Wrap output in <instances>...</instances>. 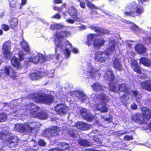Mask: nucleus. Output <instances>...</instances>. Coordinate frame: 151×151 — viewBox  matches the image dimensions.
I'll return each mask as SVG.
<instances>
[{"mask_svg":"<svg viewBox=\"0 0 151 151\" xmlns=\"http://www.w3.org/2000/svg\"><path fill=\"white\" fill-rule=\"evenodd\" d=\"M32 99L36 102L50 105L53 102L54 97L51 94L39 92L35 93L32 97Z\"/></svg>","mask_w":151,"mask_h":151,"instance_id":"nucleus-1","label":"nucleus"},{"mask_svg":"<svg viewBox=\"0 0 151 151\" xmlns=\"http://www.w3.org/2000/svg\"><path fill=\"white\" fill-rule=\"evenodd\" d=\"M96 35V34L93 33L88 35L85 43L89 46L93 45L94 48L99 49L104 45L106 40L101 38L95 39Z\"/></svg>","mask_w":151,"mask_h":151,"instance_id":"nucleus-2","label":"nucleus"},{"mask_svg":"<svg viewBox=\"0 0 151 151\" xmlns=\"http://www.w3.org/2000/svg\"><path fill=\"white\" fill-rule=\"evenodd\" d=\"M37 128V123L32 122L29 124L27 122L17 124L16 125V129L19 132L24 133H29Z\"/></svg>","mask_w":151,"mask_h":151,"instance_id":"nucleus-3","label":"nucleus"},{"mask_svg":"<svg viewBox=\"0 0 151 151\" xmlns=\"http://www.w3.org/2000/svg\"><path fill=\"white\" fill-rule=\"evenodd\" d=\"M143 116L142 117L136 115L133 118L134 120L139 124H144L147 123L151 117V111L146 107H143L141 109Z\"/></svg>","mask_w":151,"mask_h":151,"instance_id":"nucleus-4","label":"nucleus"},{"mask_svg":"<svg viewBox=\"0 0 151 151\" xmlns=\"http://www.w3.org/2000/svg\"><path fill=\"white\" fill-rule=\"evenodd\" d=\"M60 129L58 126H51L46 128L42 133L43 136L50 139L52 137L58 136Z\"/></svg>","mask_w":151,"mask_h":151,"instance_id":"nucleus-5","label":"nucleus"},{"mask_svg":"<svg viewBox=\"0 0 151 151\" xmlns=\"http://www.w3.org/2000/svg\"><path fill=\"white\" fill-rule=\"evenodd\" d=\"M105 78L109 81V88L111 91L114 92L117 91L116 87L114 85V81L115 76L111 69H108L106 73Z\"/></svg>","mask_w":151,"mask_h":151,"instance_id":"nucleus-6","label":"nucleus"},{"mask_svg":"<svg viewBox=\"0 0 151 151\" xmlns=\"http://www.w3.org/2000/svg\"><path fill=\"white\" fill-rule=\"evenodd\" d=\"M9 76L13 79H16V72L11 66L6 67L4 70H0V77L4 78Z\"/></svg>","mask_w":151,"mask_h":151,"instance_id":"nucleus-7","label":"nucleus"},{"mask_svg":"<svg viewBox=\"0 0 151 151\" xmlns=\"http://www.w3.org/2000/svg\"><path fill=\"white\" fill-rule=\"evenodd\" d=\"M18 140L19 139L17 137L14 135L10 136L2 141L3 146L13 147L17 144Z\"/></svg>","mask_w":151,"mask_h":151,"instance_id":"nucleus-8","label":"nucleus"},{"mask_svg":"<svg viewBox=\"0 0 151 151\" xmlns=\"http://www.w3.org/2000/svg\"><path fill=\"white\" fill-rule=\"evenodd\" d=\"M109 54L105 51H99L95 54L94 58L99 62H105L109 58Z\"/></svg>","mask_w":151,"mask_h":151,"instance_id":"nucleus-9","label":"nucleus"},{"mask_svg":"<svg viewBox=\"0 0 151 151\" xmlns=\"http://www.w3.org/2000/svg\"><path fill=\"white\" fill-rule=\"evenodd\" d=\"M56 113L59 115H62L67 114L68 107L62 104H58L54 108Z\"/></svg>","mask_w":151,"mask_h":151,"instance_id":"nucleus-10","label":"nucleus"},{"mask_svg":"<svg viewBox=\"0 0 151 151\" xmlns=\"http://www.w3.org/2000/svg\"><path fill=\"white\" fill-rule=\"evenodd\" d=\"M73 126L77 129L82 130H87L90 129L91 126L89 124L82 121H78L75 123Z\"/></svg>","mask_w":151,"mask_h":151,"instance_id":"nucleus-11","label":"nucleus"},{"mask_svg":"<svg viewBox=\"0 0 151 151\" xmlns=\"http://www.w3.org/2000/svg\"><path fill=\"white\" fill-rule=\"evenodd\" d=\"M59 148H52L48 151H69L70 147L68 144L65 142H60L58 144Z\"/></svg>","mask_w":151,"mask_h":151,"instance_id":"nucleus-12","label":"nucleus"},{"mask_svg":"<svg viewBox=\"0 0 151 151\" xmlns=\"http://www.w3.org/2000/svg\"><path fill=\"white\" fill-rule=\"evenodd\" d=\"M55 36L56 37L54 40V43L56 47L62 48L63 47L62 44V40L59 39L60 38H63L62 32L57 31L55 33Z\"/></svg>","mask_w":151,"mask_h":151,"instance_id":"nucleus-13","label":"nucleus"},{"mask_svg":"<svg viewBox=\"0 0 151 151\" xmlns=\"http://www.w3.org/2000/svg\"><path fill=\"white\" fill-rule=\"evenodd\" d=\"M45 57L43 55L40 56L39 55L32 56L29 58L28 62L32 63H37L39 61L43 62L45 61Z\"/></svg>","mask_w":151,"mask_h":151,"instance_id":"nucleus-14","label":"nucleus"},{"mask_svg":"<svg viewBox=\"0 0 151 151\" xmlns=\"http://www.w3.org/2000/svg\"><path fill=\"white\" fill-rule=\"evenodd\" d=\"M74 93L76 97L80 100L82 102H84L88 98L85 93L81 91H75Z\"/></svg>","mask_w":151,"mask_h":151,"instance_id":"nucleus-15","label":"nucleus"},{"mask_svg":"<svg viewBox=\"0 0 151 151\" xmlns=\"http://www.w3.org/2000/svg\"><path fill=\"white\" fill-rule=\"evenodd\" d=\"M96 110L102 113H106L108 111V108L106 107V104L102 101L95 105Z\"/></svg>","mask_w":151,"mask_h":151,"instance_id":"nucleus-16","label":"nucleus"},{"mask_svg":"<svg viewBox=\"0 0 151 151\" xmlns=\"http://www.w3.org/2000/svg\"><path fill=\"white\" fill-rule=\"evenodd\" d=\"M89 27L91 29L94 30L99 36L104 35L108 32L107 30L101 27L93 26H91Z\"/></svg>","mask_w":151,"mask_h":151,"instance_id":"nucleus-17","label":"nucleus"},{"mask_svg":"<svg viewBox=\"0 0 151 151\" xmlns=\"http://www.w3.org/2000/svg\"><path fill=\"white\" fill-rule=\"evenodd\" d=\"M43 72L41 71H37L35 72L31 73L29 75L30 78L32 80H36L40 78L43 76Z\"/></svg>","mask_w":151,"mask_h":151,"instance_id":"nucleus-18","label":"nucleus"},{"mask_svg":"<svg viewBox=\"0 0 151 151\" xmlns=\"http://www.w3.org/2000/svg\"><path fill=\"white\" fill-rule=\"evenodd\" d=\"M121 61L118 58H115L113 60V67L119 71H121L122 69V66L121 63Z\"/></svg>","mask_w":151,"mask_h":151,"instance_id":"nucleus-19","label":"nucleus"},{"mask_svg":"<svg viewBox=\"0 0 151 151\" xmlns=\"http://www.w3.org/2000/svg\"><path fill=\"white\" fill-rule=\"evenodd\" d=\"M118 90L127 93L128 95L130 93L129 89L126 85L125 83H121L118 85Z\"/></svg>","mask_w":151,"mask_h":151,"instance_id":"nucleus-20","label":"nucleus"},{"mask_svg":"<svg viewBox=\"0 0 151 151\" xmlns=\"http://www.w3.org/2000/svg\"><path fill=\"white\" fill-rule=\"evenodd\" d=\"M68 14L73 19L81 20L80 18L78 17L76 10L74 8H71L68 11Z\"/></svg>","mask_w":151,"mask_h":151,"instance_id":"nucleus-21","label":"nucleus"},{"mask_svg":"<svg viewBox=\"0 0 151 151\" xmlns=\"http://www.w3.org/2000/svg\"><path fill=\"white\" fill-rule=\"evenodd\" d=\"M39 109V107L36 106L33 103H31L29 108V110L30 111V115L31 116L33 117V116L36 114Z\"/></svg>","mask_w":151,"mask_h":151,"instance_id":"nucleus-22","label":"nucleus"},{"mask_svg":"<svg viewBox=\"0 0 151 151\" xmlns=\"http://www.w3.org/2000/svg\"><path fill=\"white\" fill-rule=\"evenodd\" d=\"M86 75L89 77L94 78L97 75H99V71L93 68H91L90 70L87 71Z\"/></svg>","mask_w":151,"mask_h":151,"instance_id":"nucleus-23","label":"nucleus"},{"mask_svg":"<svg viewBox=\"0 0 151 151\" xmlns=\"http://www.w3.org/2000/svg\"><path fill=\"white\" fill-rule=\"evenodd\" d=\"M48 116L47 114L44 111L37 113L36 114L33 116V117L41 119H46Z\"/></svg>","mask_w":151,"mask_h":151,"instance_id":"nucleus-24","label":"nucleus"},{"mask_svg":"<svg viewBox=\"0 0 151 151\" xmlns=\"http://www.w3.org/2000/svg\"><path fill=\"white\" fill-rule=\"evenodd\" d=\"M133 10V15L134 16H137L140 15L143 12V9L142 7L138 6L135 7L134 6Z\"/></svg>","mask_w":151,"mask_h":151,"instance_id":"nucleus-25","label":"nucleus"},{"mask_svg":"<svg viewBox=\"0 0 151 151\" xmlns=\"http://www.w3.org/2000/svg\"><path fill=\"white\" fill-rule=\"evenodd\" d=\"M141 86L143 89L151 91V83L149 82H143L141 83Z\"/></svg>","mask_w":151,"mask_h":151,"instance_id":"nucleus-26","label":"nucleus"},{"mask_svg":"<svg viewBox=\"0 0 151 151\" xmlns=\"http://www.w3.org/2000/svg\"><path fill=\"white\" fill-rule=\"evenodd\" d=\"M18 59L15 56H13L11 59L12 65L15 67L18 68L20 65V63L18 61Z\"/></svg>","mask_w":151,"mask_h":151,"instance_id":"nucleus-27","label":"nucleus"},{"mask_svg":"<svg viewBox=\"0 0 151 151\" xmlns=\"http://www.w3.org/2000/svg\"><path fill=\"white\" fill-rule=\"evenodd\" d=\"M78 144L81 146L84 147L90 146L91 144L90 142L87 140L80 139L78 142Z\"/></svg>","mask_w":151,"mask_h":151,"instance_id":"nucleus-28","label":"nucleus"},{"mask_svg":"<svg viewBox=\"0 0 151 151\" xmlns=\"http://www.w3.org/2000/svg\"><path fill=\"white\" fill-rule=\"evenodd\" d=\"M135 50L139 54L145 52L146 50L144 46L141 44L136 45L135 47Z\"/></svg>","mask_w":151,"mask_h":151,"instance_id":"nucleus-29","label":"nucleus"},{"mask_svg":"<svg viewBox=\"0 0 151 151\" xmlns=\"http://www.w3.org/2000/svg\"><path fill=\"white\" fill-rule=\"evenodd\" d=\"M93 90L97 92L101 91L103 90L102 86H101L97 83H94L91 86Z\"/></svg>","mask_w":151,"mask_h":151,"instance_id":"nucleus-30","label":"nucleus"},{"mask_svg":"<svg viewBox=\"0 0 151 151\" xmlns=\"http://www.w3.org/2000/svg\"><path fill=\"white\" fill-rule=\"evenodd\" d=\"M67 133L71 137H76L77 136V131L75 129L70 128L68 129L67 131Z\"/></svg>","mask_w":151,"mask_h":151,"instance_id":"nucleus-31","label":"nucleus"},{"mask_svg":"<svg viewBox=\"0 0 151 151\" xmlns=\"http://www.w3.org/2000/svg\"><path fill=\"white\" fill-rule=\"evenodd\" d=\"M11 47L10 42L9 41H6L3 44L2 46V50H10Z\"/></svg>","mask_w":151,"mask_h":151,"instance_id":"nucleus-32","label":"nucleus"},{"mask_svg":"<svg viewBox=\"0 0 151 151\" xmlns=\"http://www.w3.org/2000/svg\"><path fill=\"white\" fill-rule=\"evenodd\" d=\"M112 116L110 114H104L101 116V118L104 119V121H107L108 123L112 122Z\"/></svg>","mask_w":151,"mask_h":151,"instance_id":"nucleus-33","label":"nucleus"},{"mask_svg":"<svg viewBox=\"0 0 151 151\" xmlns=\"http://www.w3.org/2000/svg\"><path fill=\"white\" fill-rule=\"evenodd\" d=\"M140 62L144 65L149 66L151 64V62L149 59L145 58H142L140 60Z\"/></svg>","mask_w":151,"mask_h":151,"instance_id":"nucleus-34","label":"nucleus"},{"mask_svg":"<svg viewBox=\"0 0 151 151\" xmlns=\"http://www.w3.org/2000/svg\"><path fill=\"white\" fill-rule=\"evenodd\" d=\"M134 70L137 73H141L142 71L140 68L138 66L137 61L135 60H133V69L134 68Z\"/></svg>","mask_w":151,"mask_h":151,"instance_id":"nucleus-35","label":"nucleus"},{"mask_svg":"<svg viewBox=\"0 0 151 151\" xmlns=\"http://www.w3.org/2000/svg\"><path fill=\"white\" fill-rule=\"evenodd\" d=\"M21 45L22 46L24 51L27 53L30 52V49L27 43L25 41H23L20 43Z\"/></svg>","mask_w":151,"mask_h":151,"instance_id":"nucleus-36","label":"nucleus"},{"mask_svg":"<svg viewBox=\"0 0 151 151\" xmlns=\"http://www.w3.org/2000/svg\"><path fill=\"white\" fill-rule=\"evenodd\" d=\"M63 27L62 25H60L58 24H51L50 27V29L51 30H55L60 29Z\"/></svg>","mask_w":151,"mask_h":151,"instance_id":"nucleus-37","label":"nucleus"},{"mask_svg":"<svg viewBox=\"0 0 151 151\" xmlns=\"http://www.w3.org/2000/svg\"><path fill=\"white\" fill-rule=\"evenodd\" d=\"M85 119L89 122H92L93 120L94 117L88 113L83 117Z\"/></svg>","mask_w":151,"mask_h":151,"instance_id":"nucleus-38","label":"nucleus"},{"mask_svg":"<svg viewBox=\"0 0 151 151\" xmlns=\"http://www.w3.org/2000/svg\"><path fill=\"white\" fill-rule=\"evenodd\" d=\"M18 22V19L16 18L12 19L10 22V27L12 28H14L17 25Z\"/></svg>","mask_w":151,"mask_h":151,"instance_id":"nucleus-39","label":"nucleus"},{"mask_svg":"<svg viewBox=\"0 0 151 151\" xmlns=\"http://www.w3.org/2000/svg\"><path fill=\"white\" fill-rule=\"evenodd\" d=\"M132 8V6L131 5L128 6L126 7V10L124 12V14L126 15V16H130L131 15V14L132 13L131 11Z\"/></svg>","mask_w":151,"mask_h":151,"instance_id":"nucleus-40","label":"nucleus"},{"mask_svg":"<svg viewBox=\"0 0 151 151\" xmlns=\"http://www.w3.org/2000/svg\"><path fill=\"white\" fill-rule=\"evenodd\" d=\"M4 58L6 59H9L12 56V52L10 50L2 51Z\"/></svg>","mask_w":151,"mask_h":151,"instance_id":"nucleus-41","label":"nucleus"},{"mask_svg":"<svg viewBox=\"0 0 151 151\" xmlns=\"http://www.w3.org/2000/svg\"><path fill=\"white\" fill-rule=\"evenodd\" d=\"M10 6L12 7L16 8L18 5V2L15 0H9Z\"/></svg>","mask_w":151,"mask_h":151,"instance_id":"nucleus-42","label":"nucleus"},{"mask_svg":"<svg viewBox=\"0 0 151 151\" xmlns=\"http://www.w3.org/2000/svg\"><path fill=\"white\" fill-rule=\"evenodd\" d=\"M87 5L88 7L91 9H96L97 8L94 5L92 4V3L88 0L86 1Z\"/></svg>","mask_w":151,"mask_h":151,"instance_id":"nucleus-43","label":"nucleus"},{"mask_svg":"<svg viewBox=\"0 0 151 151\" xmlns=\"http://www.w3.org/2000/svg\"><path fill=\"white\" fill-rule=\"evenodd\" d=\"M7 119V116L4 113L0 114V122H3L6 121Z\"/></svg>","mask_w":151,"mask_h":151,"instance_id":"nucleus-44","label":"nucleus"},{"mask_svg":"<svg viewBox=\"0 0 151 151\" xmlns=\"http://www.w3.org/2000/svg\"><path fill=\"white\" fill-rule=\"evenodd\" d=\"M38 148H36L35 146L29 147L24 151H38Z\"/></svg>","mask_w":151,"mask_h":151,"instance_id":"nucleus-45","label":"nucleus"},{"mask_svg":"<svg viewBox=\"0 0 151 151\" xmlns=\"http://www.w3.org/2000/svg\"><path fill=\"white\" fill-rule=\"evenodd\" d=\"M63 38L69 36L70 34L69 32L66 31H61Z\"/></svg>","mask_w":151,"mask_h":151,"instance_id":"nucleus-46","label":"nucleus"},{"mask_svg":"<svg viewBox=\"0 0 151 151\" xmlns=\"http://www.w3.org/2000/svg\"><path fill=\"white\" fill-rule=\"evenodd\" d=\"M87 110L85 108H82L80 110L81 115L83 117L86 114H87Z\"/></svg>","mask_w":151,"mask_h":151,"instance_id":"nucleus-47","label":"nucleus"},{"mask_svg":"<svg viewBox=\"0 0 151 151\" xmlns=\"http://www.w3.org/2000/svg\"><path fill=\"white\" fill-rule=\"evenodd\" d=\"M66 6V5L65 4H63L62 6L60 7H56V6H53V9L54 10H57L58 11H61L62 9H63V7L65 8Z\"/></svg>","mask_w":151,"mask_h":151,"instance_id":"nucleus-48","label":"nucleus"},{"mask_svg":"<svg viewBox=\"0 0 151 151\" xmlns=\"http://www.w3.org/2000/svg\"><path fill=\"white\" fill-rule=\"evenodd\" d=\"M116 44L114 43L112 45L110 46L107 48L108 51L110 52H113L114 51L115 47Z\"/></svg>","mask_w":151,"mask_h":151,"instance_id":"nucleus-49","label":"nucleus"},{"mask_svg":"<svg viewBox=\"0 0 151 151\" xmlns=\"http://www.w3.org/2000/svg\"><path fill=\"white\" fill-rule=\"evenodd\" d=\"M64 55L66 58H68L70 55V51L67 48H65L63 51Z\"/></svg>","mask_w":151,"mask_h":151,"instance_id":"nucleus-50","label":"nucleus"},{"mask_svg":"<svg viewBox=\"0 0 151 151\" xmlns=\"http://www.w3.org/2000/svg\"><path fill=\"white\" fill-rule=\"evenodd\" d=\"M1 27L2 29L5 31H7L9 29V26L8 25L5 24H2L1 25Z\"/></svg>","mask_w":151,"mask_h":151,"instance_id":"nucleus-51","label":"nucleus"},{"mask_svg":"<svg viewBox=\"0 0 151 151\" xmlns=\"http://www.w3.org/2000/svg\"><path fill=\"white\" fill-rule=\"evenodd\" d=\"M18 55L19 58L20 60H23L24 59V57L25 54L23 53V52L22 50H19L18 52Z\"/></svg>","mask_w":151,"mask_h":151,"instance_id":"nucleus-52","label":"nucleus"},{"mask_svg":"<svg viewBox=\"0 0 151 151\" xmlns=\"http://www.w3.org/2000/svg\"><path fill=\"white\" fill-rule=\"evenodd\" d=\"M38 144L40 146H44L46 145V143L44 140L40 139L38 141Z\"/></svg>","mask_w":151,"mask_h":151,"instance_id":"nucleus-53","label":"nucleus"},{"mask_svg":"<svg viewBox=\"0 0 151 151\" xmlns=\"http://www.w3.org/2000/svg\"><path fill=\"white\" fill-rule=\"evenodd\" d=\"M130 94V92L128 95L127 93H124L123 94L122 96H120V98L123 100H126L127 99H128L129 95Z\"/></svg>","mask_w":151,"mask_h":151,"instance_id":"nucleus-54","label":"nucleus"},{"mask_svg":"<svg viewBox=\"0 0 151 151\" xmlns=\"http://www.w3.org/2000/svg\"><path fill=\"white\" fill-rule=\"evenodd\" d=\"M133 96L138 99H139L141 97L140 94L136 91H133Z\"/></svg>","mask_w":151,"mask_h":151,"instance_id":"nucleus-55","label":"nucleus"},{"mask_svg":"<svg viewBox=\"0 0 151 151\" xmlns=\"http://www.w3.org/2000/svg\"><path fill=\"white\" fill-rule=\"evenodd\" d=\"M80 20H79L76 19H68L66 20L67 22L68 23L73 24L75 22H78L80 21Z\"/></svg>","mask_w":151,"mask_h":151,"instance_id":"nucleus-56","label":"nucleus"},{"mask_svg":"<svg viewBox=\"0 0 151 151\" xmlns=\"http://www.w3.org/2000/svg\"><path fill=\"white\" fill-rule=\"evenodd\" d=\"M27 0H21V3L19 6V9H21L22 6L26 4Z\"/></svg>","mask_w":151,"mask_h":151,"instance_id":"nucleus-57","label":"nucleus"},{"mask_svg":"<svg viewBox=\"0 0 151 151\" xmlns=\"http://www.w3.org/2000/svg\"><path fill=\"white\" fill-rule=\"evenodd\" d=\"M99 97L100 100L104 101L105 100L106 95L105 94L102 93L100 94Z\"/></svg>","mask_w":151,"mask_h":151,"instance_id":"nucleus-58","label":"nucleus"},{"mask_svg":"<svg viewBox=\"0 0 151 151\" xmlns=\"http://www.w3.org/2000/svg\"><path fill=\"white\" fill-rule=\"evenodd\" d=\"M6 134L2 132H0V139H3L6 137Z\"/></svg>","mask_w":151,"mask_h":151,"instance_id":"nucleus-59","label":"nucleus"},{"mask_svg":"<svg viewBox=\"0 0 151 151\" xmlns=\"http://www.w3.org/2000/svg\"><path fill=\"white\" fill-rule=\"evenodd\" d=\"M133 29L135 30L136 31L138 30L140 32H141L142 31V29H140L135 24H133Z\"/></svg>","mask_w":151,"mask_h":151,"instance_id":"nucleus-60","label":"nucleus"},{"mask_svg":"<svg viewBox=\"0 0 151 151\" xmlns=\"http://www.w3.org/2000/svg\"><path fill=\"white\" fill-rule=\"evenodd\" d=\"M52 18L56 19H59L60 18V15L58 14L57 13L55 14L52 17Z\"/></svg>","mask_w":151,"mask_h":151,"instance_id":"nucleus-61","label":"nucleus"},{"mask_svg":"<svg viewBox=\"0 0 151 151\" xmlns=\"http://www.w3.org/2000/svg\"><path fill=\"white\" fill-rule=\"evenodd\" d=\"M124 139L125 140H129L132 139V136L126 135L124 137Z\"/></svg>","mask_w":151,"mask_h":151,"instance_id":"nucleus-62","label":"nucleus"},{"mask_svg":"<svg viewBox=\"0 0 151 151\" xmlns=\"http://www.w3.org/2000/svg\"><path fill=\"white\" fill-rule=\"evenodd\" d=\"M80 7L83 9L85 8V3L84 1H80Z\"/></svg>","mask_w":151,"mask_h":151,"instance_id":"nucleus-63","label":"nucleus"},{"mask_svg":"<svg viewBox=\"0 0 151 151\" xmlns=\"http://www.w3.org/2000/svg\"><path fill=\"white\" fill-rule=\"evenodd\" d=\"M53 1L54 4H59L62 3V0H53Z\"/></svg>","mask_w":151,"mask_h":151,"instance_id":"nucleus-64","label":"nucleus"}]
</instances>
